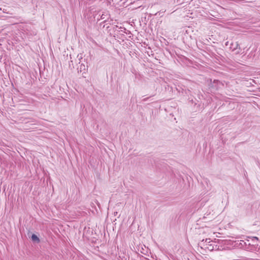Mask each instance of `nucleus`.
Wrapping results in <instances>:
<instances>
[{
    "label": "nucleus",
    "instance_id": "nucleus-1",
    "mask_svg": "<svg viewBox=\"0 0 260 260\" xmlns=\"http://www.w3.org/2000/svg\"><path fill=\"white\" fill-rule=\"evenodd\" d=\"M108 18V14L107 13H103L101 17V19H105V20H106Z\"/></svg>",
    "mask_w": 260,
    "mask_h": 260
},
{
    "label": "nucleus",
    "instance_id": "nucleus-2",
    "mask_svg": "<svg viewBox=\"0 0 260 260\" xmlns=\"http://www.w3.org/2000/svg\"><path fill=\"white\" fill-rule=\"evenodd\" d=\"M31 239L32 241H39V239L38 236L35 234H33L31 236Z\"/></svg>",
    "mask_w": 260,
    "mask_h": 260
},
{
    "label": "nucleus",
    "instance_id": "nucleus-3",
    "mask_svg": "<svg viewBox=\"0 0 260 260\" xmlns=\"http://www.w3.org/2000/svg\"><path fill=\"white\" fill-rule=\"evenodd\" d=\"M78 72H81L82 71H85L86 70V69H85V65H84L83 64H81L80 66V68L79 69H78Z\"/></svg>",
    "mask_w": 260,
    "mask_h": 260
},
{
    "label": "nucleus",
    "instance_id": "nucleus-4",
    "mask_svg": "<svg viewBox=\"0 0 260 260\" xmlns=\"http://www.w3.org/2000/svg\"><path fill=\"white\" fill-rule=\"evenodd\" d=\"M77 57L78 58L79 60H80V59H82V55H78L77 56Z\"/></svg>",
    "mask_w": 260,
    "mask_h": 260
},
{
    "label": "nucleus",
    "instance_id": "nucleus-5",
    "mask_svg": "<svg viewBox=\"0 0 260 260\" xmlns=\"http://www.w3.org/2000/svg\"><path fill=\"white\" fill-rule=\"evenodd\" d=\"M205 242H207V243H209L210 242V239H206Z\"/></svg>",
    "mask_w": 260,
    "mask_h": 260
},
{
    "label": "nucleus",
    "instance_id": "nucleus-6",
    "mask_svg": "<svg viewBox=\"0 0 260 260\" xmlns=\"http://www.w3.org/2000/svg\"><path fill=\"white\" fill-rule=\"evenodd\" d=\"M238 46H239V45L238 43H237L236 44V48H237Z\"/></svg>",
    "mask_w": 260,
    "mask_h": 260
}]
</instances>
